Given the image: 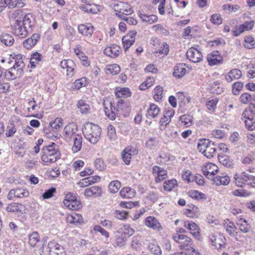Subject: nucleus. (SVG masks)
I'll return each instance as SVG.
<instances>
[{"instance_id":"f257e3e1","label":"nucleus","mask_w":255,"mask_h":255,"mask_svg":"<svg viewBox=\"0 0 255 255\" xmlns=\"http://www.w3.org/2000/svg\"><path fill=\"white\" fill-rule=\"evenodd\" d=\"M82 131L87 140L91 143L95 144L100 138L102 129L98 125L87 122L83 125Z\"/></svg>"},{"instance_id":"f03ea898","label":"nucleus","mask_w":255,"mask_h":255,"mask_svg":"<svg viewBox=\"0 0 255 255\" xmlns=\"http://www.w3.org/2000/svg\"><path fill=\"white\" fill-rule=\"evenodd\" d=\"M42 153L41 160L45 165L56 162L60 157L58 146L54 142L51 145L44 147Z\"/></svg>"},{"instance_id":"7ed1b4c3","label":"nucleus","mask_w":255,"mask_h":255,"mask_svg":"<svg viewBox=\"0 0 255 255\" xmlns=\"http://www.w3.org/2000/svg\"><path fill=\"white\" fill-rule=\"evenodd\" d=\"M198 150L208 158L214 157L216 153V148L214 142L209 139H204L198 144Z\"/></svg>"},{"instance_id":"20e7f679","label":"nucleus","mask_w":255,"mask_h":255,"mask_svg":"<svg viewBox=\"0 0 255 255\" xmlns=\"http://www.w3.org/2000/svg\"><path fill=\"white\" fill-rule=\"evenodd\" d=\"M172 238L179 245V248L182 250L192 251V249H194L192 247V239L186 235L176 234L173 236Z\"/></svg>"},{"instance_id":"39448f33","label":"nucleus","mask_w":255,"mask_h":255,"mask_svg":"<svg viewBox=\"0 0 255 255\" xmlns=\"http://www.w3.org/2000/svg\"><path fill=\"white\" fill-rule=\"evenodd\" d=\"M11 27L13 33L21 38L25 37L29 31L27 28L24 26L23 23L21 22L20 17L15 20Z\"/></svg>"},{"instance_id":"423d86ee","label":"nucleus","mask_w":255,"mask_h":255,"mask_svg":"<svg viewBox=\"0 0 255 255\" xmlns=\"http://www.w3.org/2000/svg\"><path fill=\"white\" fill-rule=\"evenodd\" d=\"M78 131L77 125L75 123H70L67 125L63 130V138L67 141L71 140L74 138Z\"/></svg>"},{"instance_id":"0eeeda50","label":"nucleus","mask_w":255,"mask_h":255,"mask_svg":"<svg viewBox=\"0 0 255 255\" xmlns=\"http://www.w3.org/2000/svg\"><path fill=\"white\" fill-rule=\"evenodd\" d=\"M103 105L106 116L111 120H115L118 111L115 107L114 104L111 101H107L104 102Z\"/></svg>"},{"instance_id":"6e6552de","label":"nucleus","mask_w":255,"mask_h":255,"mask_svg":"<svg viewBox=\"0 0 255 255\" xmlns=\"http://www.w3.org/2000/svg\"><path fill=\"white\" fill-rule=\"evenodd\" d=\"M144 225L154 231H160L163 227L159 221L154 216H148L144 221Z\"/></svg>"},{"instance_id":"1a4fd4ad","label":"nucleus","mask_w":255,"mask_h":255,"mask_svg":"<svg viewBox=\"0 0 255 255\" xmlns=\"http://www.w3.org/2000/svg\"><path fill=\"white\" fill-rule=\"evenodd\" d=\"M48 247L50 255H66L64 248L54 241L49 242Z\"/></svg>"},{"instance_id":"9d476101","label":"nucleus","mask_w":255,"mask_h":255,"mask_svg":"<svg viewBox=\"0 0 255 255\" xmlns=\"http://www.w3.org/2000/svg\"><path fill=\"white\" fill-rule=\"evenodd\" d=\"M114 8L117 12L124 14L129 15L133 12L131 6L127 3L120 1L114 4Z\"/></svg>"},{"instance_id":"9b49d317","label":"nucleus","mask_w":255,"mask_h":255,"mask_svg":"<svg viewBox=\"0 0 255 255\" xmlns=\"http://www.w3.org/2000/svg\"><path fill=\"white\" fill-rule=\"evenodd\" d=\"M183 227L190 231L191 234L197 240L200 238V229L198 226L192 221H183Z\"/></svg>"},{"instance_id":"f8f14e48","label":"nucleus","mask_w":255,"mask_h":255,"mask_svg":"<svg viewBox=\"0 0 255 255\" xmlns=\"http://www.w3.org/2000/svg\"><path fill=\"white\" fill-rule=\"evenodd\" d=\"M60 66L63 69H66L67 75L69 77H72L74 75L76 66L72 60L67 59L62 60L61 62Z\"/></svg>"},{"instance_id":"ddd939ff","label":"nucleus","mask_w":255,"mask_h":255,"mask_svg":"<svg viewBox=\"0 0 255 255\" xmlns=\"http://www.w3.org/2000/svg\"><path fill=\"white\" fill-rule=\"evenodd\" d=\"M187 58L194 63L200 62L202 60V54L201 52L196 48L191 47L186 52Z\"/></svg>"},{"instance_id":"4468645a","label":"nucleus","mask_w":255,"mask_h":255,"mask_svg":"<svg viewBox=\"0 0 255 255\" xmlns=\"http://www.w3.org/2000/svg\"><path fill=\"white\" fill-rule=\"evenodd\" d=\"M207 60L210 66L221 64L223 61L222 56L218 51H213L208 54L207 56Z\"/></svg>"},{"instance_id":"2eb2a0df","label":"nucleus","mask_w":255,"mask_h":255,"mask_svg":"<svg viewBox=\"0 0 255 255\" xmlns=\"http://www.w3.org/2000/svg\"><path fill=\"white\" fill-rule=\"evenodd\" d=\"M137 153L138 150L135 147L132 146L127 147L122 153V159L126 164H129L130 162L131 156Z\"/></svg>"},{"instance_id":"dca6fc26","label":"nucleus","mask_w":255,"mask_h":255,"mask_svg":"<svg viewBox=\"0 0 255 255\" xmlns=\"http://www.w3.org/2000/svg\"><path fill=\"white\" fill-rule=\"evenodd\" d=\"M152 173L155 177V182L156 183L160 182L167 177L166 170L156 165L153 166Z\"/></svg>"},{"instance_id":"f3484780","label":"nucleus","mask_w":255,"mask_h":255,"mask_svg":"<svg viewBox=\"0 0 255 255\" xmlns=\"http://www.w3.org/2000/svg\"><path fill=\"white\" fill-rule=\"evenodd\" d=\"M210 240L212 245L214 246L216 249H219L225 245V238L219 234H212L210 236Z\"/></svg>"},{"instance_id":"a211bd4d","label":"nucleus","mask_w":255,"mask_h":255,"mask_svg":"<svg viewBox=\"0 0 255 255\" xmlns=\"http://www.w3.org/2000/svg\"><path fill=\"white\" fill-rule=\"evenodd\" d=\"M136 34L135 31H131L123 37L122 42L125 51H127L134 42Z\"/></svg>"},{"instance_id":"6ab92c4d","label":"nucleus","mask_w":255,"mask_h":255,"mask_svg":"<svg viewBox=\"0 0 255 255\" xmlns=\"http://www.w3.org/2000/svg\"><path fill=\"white\" fill-rule=\"evenodd\" d=\"M203 172L205 176L212 180L213 176L218 172V167L213 163H208L203 169Z\"/></svg>"},{"instance_id":"aec40b11","label":"nucleus","mask_w":255,"mask_h":255,"mask_svg":"<svg viewBox=\"0 0 255 255\" xmlns=\"http://www.w3.org/2000/svg\"><path fill=\"white\" fill-rule=\"evenodd\" d=\"M78 32L83 36L91 37L94 31V27L90 23L81 24L78 26Z\"/></svg>"},{"instance_id":"412c9836","label":"nucleus","mask_w":255,"mask_h":255,"mask_svg":"<svg viewBox=\"0 0 255 255\" xmlns=\"http://www.w3.org/2000/svg\"><path fill=\"white\" fill-rule=\"evenodd\" d=\"M223 227L230 237H236L238 234L237 228L235 224L227 219L224 220Z\"/></svg>"},{"instance_id":"4be33fe9","label":"nucleus","mask_w":255,"mask_h":255,"mask_svg":"<svg viewBox=\"0 0 255 255\" xmlns=\"http://www.w3.org/2000/svg\"><path fill=\"white\" fill-rule=\"evenodd\" d=\"M214 184L217 186L227 185L229 184L231 180L226 173H221L220 175L214 177L211 180Z\"/></svg>"},{"instance_id":"5701e85b","label":"nucleus","mask_w":255,"mask_h":255,"mask_svg":"<svg viewBox=\"0 0 255 255\" xmlns=\"http://www.w3.org/2000/svg\"><path fill=\"white\" fill-rule=\"evenodd\" d=\"M255 115V104L250 103L249 107L246 108L242 114L244 118L246 119L247 122H252Z\"/></svg>"},{"instance_id":"b1692460","label":"nucleus","mask_w":255,"mask_h":255,"mask_svg":"<svg viewBox=\"0 0 255 255\" xmlns=\"http://www.w3.org/2000/svg\"><path fill=\"white\" fill-rule=\"evenodd\" d=\"M120 47L116 45L113 44L107 46L104 50V53L108 56L111 58L117 57L120 52Z\"/></svg>"},{"instance_id":"393cba45","label":"nucleus","mask_w":255,"mask_h":255,"mask_svg":"<svg viewBox=\"0 0 255 255\" xmlns=\"http://www.w3.org/2000/svg\"><path fill=\"white\" fill-rule=\"evenodd\" d=\"M102 190L99 186H92L85 190L84 195L87 197L96 198L101 195Z\"/></svg>"},{"instance_id":"a878e982","label":"nucleus","mask_w":255,"mask_h":255,"mask_svg":"<svg viewBox=\"0 0 255 255\" xmlns=\"http://www.w3.org/2000/svg\"><path fill=\"white\" fill-rule=\"evenodd\" d=\"M40 35L39 33H34L29 38L23 42V46L27 49H30L33 47L40 39Z\"/></svg>"},{"instance_id":"bb28decb","label":"nucleus","mask_w":255,"mask_h":255,"mask_svg":"<svg viewBox=\"0 0 255 255\" xmlns=\"http://www.w3.org/2000/svg\"><path fill=\"white\" fill-rule=\"evenodd\" d=\"M242 74L241 70L238 69H233L225 75V79L228 83H231L233 80L240 79Z\"/></svg>"},{"instance_id":"cd10ccee","label":"nucleus","mask_w":255,"mask_h":255,"mask_svg":"<svg viewBox=\"0 0 255 255\" xmlns=\"http://www.w3.org/2000/svg\"><path fill=\"white\" fill-rule=\"evenodd\" d=\"M10 59L11 62L14 61V62L13 66H15L19 69L23 70L25 65L23 61L21 54H16L13 53L10 54Z\"/></svg>"},{"instance_id":"c85d7f7f","label":"nucleus","mask_w":255,"mask_h":255,"mask_svg":"<svg viewBox=\"0 0 255 255\" xmlns=\"http://www.w3.org/2000/svg\"><path fill=\"white\" fill-rule=\"evenodd\" d=\"M245 171L235 173L233 177V182L236 186L239 187H245Z\"/></svg>"},{"instance_id":"c756f323","label":"nucleus","mask_w":255,"mask_h":255,"mask_svg":"<svg viewBox=\"0 0 255 255\" xmlns=\"http://www.w3.org/2000/svg\"><path fill=\"white\" fill-rule=\"evenodd\" d=\"M186 69L183 63H178L174 68L173 75L177 78H181L185 75Z\"/></svg>"},{"instance_id":"7c9ffc66","label":"nucleus","mask_w":255,"mask_h":255,"mask_svg":"<svg viewBox=\"0 0 255 255\" xmlns=\"http://www.w3.org/2000/svg\"><path fill=\"white\" fill-rule=\"evenodd\" d=\"M20 21L23 23L24 26L29 30L34 25V18L31 13H27L23 17H20Z\"/></svg>"},{"instance_id":"2f4dec72","label":"nucleus","mask_w":255,"mask_h":255,"mask_svg":"<svg viewBox=\"0 0 255 255\" xmlns=\"http://www.w3.org/2000/svg\"><path fill=\"white\" fill-rule=\"evenodd\" d=\"M119 233L126 238L132 236L134 233V230L131 228L128 224L122 226L119 230Z\"/></svg>"},{"instance_id":"473e14b6","label":"nucleus","mask_w":255,"mask_h":255,"mask_svg":"<svg viewBox=\"0 0 255 255\" xmlns=\"http://www.w3.org/2000/svg\"><path fill=\"white\" fill-rule=\"evenodd\" d=\"M160 113V108L155 104L150 105L147 110L146 117H150L152 119L156 118Z\"/></svg>"},{"instance_id":"72a5a7b5","label":"nucleus","mask_w":255,"mask_h":255,"mask_svg":"<svg viewBox=\"0 0 255 255\" xmlns=\"http://www.w3.org/2000/svg\"><path fill=\"white\" fill-rule=\"evenodd\" d=\"M237 224L239 226L240 231L244 233L249 232L250 230V225L247 221L241 217H237Z\"/></svg>"},{"instance_id":"f704fd0d","label":"nucleus","mask_w":255,"mask_h":255,"mask_svg":"<svg viewBox=\"0 0 255 255\" xmlns=\"http://www.w3.org/2000/svg\"><path fill=\"white\" fill-rule=\"evenodd\" d=\"M74 139L73 145L72 147V150L73 153H76L79 151L82 145V137L80 134L75 135Z\"/></svg>"},{"instance_id":"c9c22d12","label":"nucleus","mask_w":255,"mask_h":255,"mask_svg":"<svg viewBox=\"0 0 255 255\" xmlns=\"http://www.w3.org/2000/svg\"><path fill=\"white\" fill-rule=\"evenodd\" d=\"M115 95L117 97L120 98H128L131 95V93L128 88H117L116 89Z\"/></svg>"},{"instance_id":"e433bc0d","label":"nucleus","mask_w":255,"mask_h":255,"mask_svg":"<svg viewBox=\"0 0 255 255\" xmlns=\"http://www.w3.org/2000/svg\"><path fill=\"white\" fill-rule=\"evenodd\" d=\"M148 249L152 254L155 255H161L162 254L160 247L155 240H152L148 244Z\"/></svg>"},{"instance_id":"4c0bfd02","label":"nucleus","mask_w":255,"mask_h":255,"mask_svg":"<svg viewBox=\"0 0 255 255\" xmlns=\"http://www.w3.org/2000/svg\"><path fill=\"white\" fill-rule=\"evenodd\" d=\"M120 195L124 198H131L135 196V191L129 187L123 188L120 192Z\"/></svg>"},{"instance_id":"58836bf2","label":"nucleus","mask_w":255,"mask_h":255,"mask_svg":"<svg viewBox=\"0 0 255 255\" xmlns=\"http://www.w3.org/2000/svg\"><path fill=\"white\" fill-rule=\"evenodd\" d=\"M81 8L83 10L91 13H97L100 10L99 6L94 3L83 4Z\"/></svg>"},{"instance_id":"ea45409f","label":"nucleus","mask_w":255,"mask_h":255,"mask_svg":"<svg viewBox=\"0 0 255 255\" xmlns=\"http://www.w3.org/2000/svg\"><path fill=\"white\" fill-rule=\"evenodd\" d=\"M138 15L143 21L146 22L148 24H151L157 20V16L154 14L147 15L139 11Z\"/></svg>"},{"instance_id":"a19ab883","label":"nucleus","mask_w":255,"mask_h":255,"mask_svg":"<svg viewBox=\"0 0 255 255\" xmlns=\"http://www.w3.org/2000/svg\"><path fill=\"white\" fill-rule=\"evenodd\" d=\"M64 205L72 210H77L81 207V203L80 201L76 199L73 201H63Z\"/></svg>"},{"instance_id":"79ce46f5","label":"nucleus","mask_w":255,"mask_h":255,"mask_svg":"<svg viewBox=\"0 0 255 255\" xmlns=\"http://www.w3.org/2000/svg\"><path fill=\"white\" fill-rule=\"evenodd\" d=\"M0 40L6 46H11L14 41L12 35L7 33L2 34L0 37Z\"/></svg>"},{"instance_id":"37998d69","label":"nucleus","mask_w":255,"mask_h":255,"mask_svg":"<svg viewBox=\"0 0 255 255\" xmlns=\"http://www.w3.org/2000/svg\"><path fill=\"white\" fill-rule=\"evenodd\" d=\"M218 160L221 164L227 167H230L233 165V160L227 155L219 154Z\"/></svg>"},{"instance_id":"c03bdc74","label":"nucleus","mask_w":255,"mask_h":255,"mask_svg":"<svg viewBox=\"0 0 255 255\" xmlns=\"http://www.w3.org/2000/svg\"><path fill=\"white\" fill-rule=\"evenodd\" d=\"M77 107L82 114L86 115L90 112V106L84 100H79L77 103Z\"/></svg>"},{"instance_id":"a18cd8bd","label":"nucleus","mask_w":255,"mask_h":255,"mask_svg":"<svg viewBox=\"0 0 255 255\" xmlns=\"http://www.w3.org/2000/svg\"><path fill=\"white\" fill-rule=\"evenodd\" d=\"M179 121L182 125L186 128L189 127L193 123V117L190 115H183L180 117Z\"/></svg>"},{"instance_id":"49530a36","label":"nucleus","mask_w":255,"mask_h":255,"mask_svg":"<svg viewBox=\"0 0 255 255\" xmlns=\"http://www.w3.org/2000/svg\"><path fill=\"white\" fill-rule=\"evenodd\" d=\"M178 186L177 181L175 179L166 180L164 182L163 187L166 191H170Z\"/></svg>"},{"instance_id":"de8ad7c7","label":"nucleus","mask_w":255,"mask_h":255,"mask_svg":"<svg viewBox=\"0 0 255 255\" xmlns=\"http://www.w3.org/2000/svg\"><path fill=\"white\" fill-rule=\"evenodd\" d=\"M67 222L70 224L80 223L82 220V217L80 214H73L67 216L66 218Z\"/></svg>"},{"instance_id":"09e8293b","label":"nucleus","mask_w":255,"mask_h":255,"mask_svg":"<svg viewBox=\"0 0 255 255\" xmlns=\"http://www.w3.org/2000/svg\"><path fill=\"white\" fill-rule=\"evenodd\" d=\"M39 242V236L37 232H33L29 235V244L32 247H35Z\"/></svg>"},{"instance_id":"8fccbe9b","label":"nucleus","mask_w":255,"mask_h":255,"mask_svg":"<svg viewBox=\"0 0 255 255\" xmlns=\"http://www.w3.org/2000/svg\"><path fill=\"white\" fill-rule=\"evenodd\" d=\"M155 53L156 54H158V56L163 55L166 56L169 53V46L168 45L165 43L163 42L160 44V46L159 49L155 51Z\"/></svg>"},{"instance_id":"3c124183","label":"nucleus","mask_w":255,"mask_h":255,"mask_svg":"<svg viewBox=\"0 0 255 255\" xmlns=\"http://www.w3.org/2000/svg\"><path fill=\"white\" fill-rule=\"evenodd\" d=\"M93 230L96 233H99L106 240H108L110 237L108 232L100 225H94Z\"/></svg>"},{"instance_id":"603ef678","label":"nucleus","mask_w":255,"mask_h":255,"mask_svg":"<svg viewBox=\"0 0 255 255\" xmlns=\"http://www.w3.org/2000/svg\"><path fill=\"white\" fill-rule=\"evenodd\" d=\"M87 84L88 81L87 78L83 77L75 80L73 83V86L74 89L79 90L82 87L86 86Z\"/></svg>"},{"instance_id":"864d4df0","label":"nucleus","mask_w":255,"mask_h":255,"mask_svg":"<svg viewBox=\"0 0 255 255\" xmlns=\"http://www.w3.org/2000/svg\"><path fill=\"white\" fill-rule=\"evenodd\" d=\"M188 195L192 198L199 200L200 199H205L206 197L205 195L201 193L200 192H199L196 190H191L189 191L188 193Z\"/></svg>"},{"instance_id":"5fc2aeb1","label":"nucleus","mask_w":255,"mask_h":255,"mask_svg":"<svg viewBox=\"0 0 255 255\" xmlns=\"http://www.w3.org/2000/svg\"><path fill=\"white\" fill-rule=\"evenodd\" d=\"M41 55L37 52H35L31 55L30 60V63L31 68H34L36 64L41 61Z\"/></svg>"},{"instance_id":"6e6d98bb","label":"nucleus","mask_w":255,"mask_h":255,"mask_svg":"<svg viewBox=\"0 0 255 255\" xmlns=\"http://www.w3.org/2000/svg\"><path fill=\"white\" fill-rule=\"evenodd\" d=\"M21 204L16 203H12L7 206L6 210L9 212H18L21 211Z\"/></svg>"},{"instance_id":"4d7b16f0","label":"nucleus","mask_w":255,"mask_h":255,"mask_svg":"<svg viewBox=\"0 0 255 255\" xmlns=\"http://www.w3.org/2000/svg\"><path fill=\"white\" fill-rule=\"evenodd\" d=\"M121 187V182L118 180L112 181L109 185V189L111 193L117 192Z\"/></svg>"},{"instance_id":"13d9d810","label":"nucleus","mask_w":255,"mask_h":255,"mask_svg":"<svg viewBox=\"0 0 255 255\" xmlns=\"http://www.w3.org/2000/svg\"><path fill=\"white\" fill-rule=\"evenodd\" d=\"M63 120L61 118H57L54 121L50 123V128L53 129L57 130L63 125Z\"/></svg>"},{"instance_id":"bf43d9fd","label":"nucleus","mask_w":255,"mask_h":255,"mask_svg":"<svg viewBox=\"0 0 255 255\" xmlns=\"http://www.w3.org/2000/svg\"><path fill=\"white\" fill-rule=\"evenodd\" d=\"M163 88L161 86H157L154 89V99L159 101L162 98Z\"/></svg>"},{"instance_id":"052dcab7","label":"nucleus","mask_w":255,"mask_h":255,"mask_svg":"<svg viewBox=\"0 0 255 255\" xmlns=\"http://www.w3.org/2000/svg\"><path fill=\"white\" fill-rule=\"evenodd\" d=\"M218 102V99L217 98L209 100L206 104L208 110L210 112H214L216 108Z\"/></svg>"},{"instance_id":"680f3d73","label":"nucleus","mask_w":255,"mask_h":255,"mask_svg":"<svg viewBox=\"0 0 255 255\" xmlns=\"http://www.w3.org/2000/svg\"><path fill=\"white\" fill-rule=\"evenodd\" d=\"M121 71L120 67L117 64L109 65L107 69V72H109L111 74L115 75L118 74Z\"/></svg>"},{"instance_id":"e2e57ef3","label":"nucleus","mask_w":255,"mask_h":255,"mask_svg":"<svg viewBox=\"0 0 255 255\" xmlns=\"http://www.w3.org/2000/svg\"><path fill=\"white\" fill-rule=\"evenodd\" d=\"M245 47L248 49H252L255 47V41L253 37L248 36L245 38Z\"/></svg>"},{"instance_id":"0e129e2a","label":"nucleus","mask_w":255,"mask_h":255,"mask_svg":"<svg viewBox=\"0 0 255 255\" xmlns=\"http://www.w3.org/2000/svg\"><path fill=\"white\" fill-rule=\"evenodd\" d=\"M108 137L111 140H114L117 138L115 128L111 125L108 127Z\"/></svg>"},{"instance_id":"69168bd1","label":"nucleus","mask_w":255,"mask_h":255,"mask_svg":"<svg viewBox=\"0 0 255 255\" xmlns=\"http://www.w3.org/2000/svg\"><path fill=\"white\" fill-rule=\"evenodd\" d=\"M232 194L236 196L246 197L249 196L251 193L245 189H241L233 191Z\"/></svg>"},{"instance_id":"338daca9","label":"nucleus","mask_w":255,"mask_h":255,"mask_svg":"<svg viewBox=\"0 0 255 255\" xmlns=\"http://www.w3.org/2000/svg\"><path fill=\"white\" fill-rule=\"evenodd\" d=\"M16 198H23L28 197L29 195V191L26 189L16 188L15 189Z\"/></svg>"},{"instance_id":"774afa93","label":"nucleus","mask_w":255,"mask_h":255,"mask_svg":"<svg viewBox=\"0 0 255 255\" xmlns=\"http://www.w3.org/2000/svg\"><path fill=\"white\" fill-rule=\"evenodd\" d=\"M240 101L242 104H248L250 102L252 101V95L249 94L248 93H243L240 97Z\"/></svg>"}]
</instances>
